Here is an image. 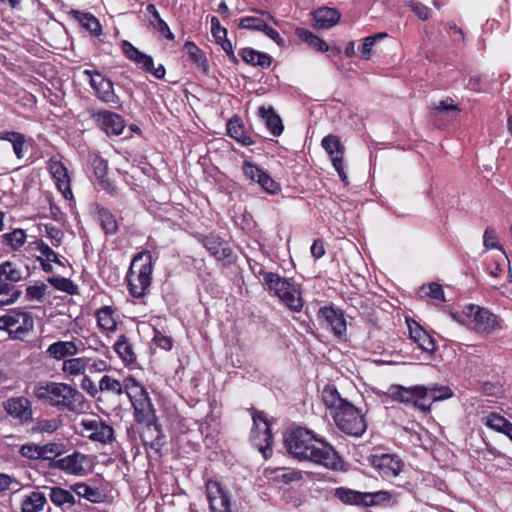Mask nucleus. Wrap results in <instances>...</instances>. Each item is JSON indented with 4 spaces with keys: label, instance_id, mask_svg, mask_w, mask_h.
<instances>
[{
    "label": "nucleus",
    "instance_id": "f257e3e1",
    "mask_svg": "<svg viewBox=\"0 0 512 512\" xmlns=\"http://www.w3.org/2000/svg\"><path fill=\"white\" fill-rule=\"evenodd\" d=\"M285 446L289 454L300 461H310L330 470H340L343 466L334 447L306 428H296L286 435Z\"/></svg>",
    "mask_w": 512,
    "mask_h": 512
},
{
    "label": "nucleus",
    "instance_id": "f03ea898",
    "mask_svg": "<svg viewBox=\"0 0 512 512\" xmlns=\"http://www.w3.org/2000/svg\"><path fill=\"white\" fill-rule=\"evenodd\" d=\"M125 387L126 395L135 410L136 421L146 425V430L142 434L144 442L147 444L149 437L151 438L150 446H158L162 431L156 422L155 410L147 391L132 377L125 378Z\"/></svg>",
    "mask_w": 512,
    "mask_h": 512
},
{
    "label": "nucleus",
    "instance_id": "7ed1b4c3",
    "mask_svg": "<svg viewBox=\"0 0 512 512\" xmlns=\"http://www.w3.org/2000/svg\"><path fill=\"white\" fill-rule=\"evenodd\" d=\"M33 395L38 400L61 410L76 411L82 402V394L66 383L39 382L34 386Z\"/></svg>",
    "mask_w": 512,
    "mask_h": 512
},
{
    "label": "nucleus",
    "instance_id": "20e7f679",
    "mask_svg": "<svg viewBox=\"0 0 512 512\" xmlns=\"http://www.w3.org/2000/svg\"><path fill=\"white\" fill-rule=\"evenodd\" d=\"M152 271V255L149 251L140 252L133 258L127 273L129 291L133 297L145 295L151 284Z\"/></svg>",
    "mask_w": 512,
    "mask_h": 512
},
{
    "label": "nucleus",
    "instance_id": "39448f33",
    "mask_svg": "<svg viewBox=\"0 0 512 512\" xmlns=\"http://www.w3.org/2000/svg\"><path fill=\"white\" fill-rule=\"evenodd\" d=\"M263 281L268 288L274 292L282 303H284L291 311L300 312L303 308V299L299 288L290 283L287 279L272 272L260 271Z\"/></svg>",
    "mask_w": 512,
    "mask_h": 512
},
{
    "label": "nucleus",
    "instance_id": "423d86ee",
    "mask_svg": "<svg viewBox=\"0 0 512 512\" xmlns=\"http://www.w3.org/2000/svg\"><path fill=\"white\" fill-rule=\"evenodd\" d=\"M26 276L21 267L11 261L0 264V307L17 301L22 291L15 283L23 281Z\"/></svg>",
    "mask_w": 512,
    "mask_h": 512
},
{
    "label": "nucleus",
    "instance_id": "0eeeda50",
    "mask_svg": "<svg viewBox=\"0 0 512 512\" xmlns=\"http://www.w3.org/2000/svg\"><path fill=\"white\" fill-rule=\"evenodd\" d=\"M337 427L345 434L359 437L367 429L363 414L352 403L344 405L337 412H332Z\"/></svg>",
    "mask_w": 512,
    "mask_h": 512
},
{
    "label": "nucleus",
    "instance_id": "6e6552de",
    "mask_svg": "<svg viewBox=\"0 0 512 512\" xmlns=\"http://www.w3.org/2000/svg\"><path fill=\"white\" fill-rule=\"evenodd\" d=\"M386 394L392 400L405 404H412L422 412L427 413L430 411V404H426V402L423 401V397L426 395V390L423 385H416L412 387L391 385Z\"/></svg>",
    "mask_w": 512,
    "mask_h": 512
},
{
    "label": "nucleus",
    "instance_id": "1a4fd4ad",
    "mask_svg": "<svg viewBox=\"0 0 512 512\" xmlns=\"http://www.w3.org/2000/svg\"><path fill=\"white\" fill-rule=\"evenodd\" d=\"M254 427L251 431V441L259 449L262 455L267 458L268 452H271L272 434L270 424L261 411H255L252 414Z\"/></svg>",
    "mask_w": 512,
    "mask_h": 512
},
{
    "label": "nucleus",
    "instance_id": "9d476101",
    "mask_svg": "<svg viewBox=\"0 0 512 512\" xmlns=\"http://www.w3.org/2000/svg\"><path fill=\"white\" fill-rule=\"evenodd\" d=\"M463 314L470 320L473 329L478 333L490 334L498 327L496 316L478 305H466Z\"/></svg>",
    "mask_w": 512,
    "mask_h": 512
},
{
    "label": "nucleus",
    "instance_id": "9b49d317",
    "mask_svg": "<svg viewBox=\"0 0 512 512\" xmlns=\"http://www.w3.org/2000/svg\"><path fill=\"white\" fill-rule=\"evenodd\" d=\"M84 74L90 77V85L100 101L112 107H116L120 103V99L114 91V84L110 79L104 78L97 71L85 70Z\"/></svg>",
    "mask_w": 512,
    "mask_h": 512
},
{
    "label": "nucleus",
    "instance_id": "f8f14e48",
    "mask_svg": "<svg viewBox=\"0 0 512 512\" xmlns=\"http://www.w3.org/2000/svg\"><path fill=\"white\" fill-rule=\"evenodd\" d=\"M82 435L102 444L111 443L114 439V430L100 418L83 419L80 422Z\"/></svg>",
    "mask_w": 512,
    "mask_h": 512
},
{
    "label": "nucleus",
    "instance_id": "ddd939ff",
    "mask_svg": "<svg viewBox=\"0 0 512 512\" xmlns=\"http://www.w3.org/2000/svg\"><path fill=\"white\" fill-rule=\"evenodd\" d=\"M321 145L330 156L332 164L336 169L340 179L345 184H348V177L346 172L344 171L343 161L345 148L340 142L339 137L335 135H327L322 139Z\"/></svg>",
    "mask_w": 512,
    "mask_h": 512
},
{
    "label": "nucleus",
    "instance_id": "4468645a",
    "mask_svg": "<svg viewBox=\"0 0 512 512\" xmlns=\"http://www.w3.org/2000/svg\"><path fill=\"white\" fill-rule=\"evenodd\" d=\"M122 50L127 58L135 62L142 69L153 74L158 79L164 78L166 72L164 66L159 65L158 67H154L151 56L142 53L128 41L122 42Z\"/></svg>",
    "mask_w": 512,
    "mask_h": 512
},
{
    "label": "nucleus",
    "instance_id": "2eb2a0df",
    "mask_svg": "<svg viewBox=\"0 0 512 512\" xmlns=\"http://www.w3.org/2000/svg\"><path fill=\"white\" fill-rule=\"evenodd\" d=\"M206 494L211 512H232L230 497L219 482L208 480Z\"/></svg>",
    "mask_w": 512,
    "mask_h": 512
},
{
    "label": "nucleus",
    "instance_id": "dca6fc26",
    "mask_svg": "<svg viewBox=\"0 0 512 512\" xmlns=\"http://www.w3.org/2000/svg\"><path fill=\"white\" fill-rule=\"evenodd\" d=\"M94 117L98 126L108 135H120L125 128L123 118L114 112L100 110Z\"/></svg>",
    "mask_w": 512,
    "mask_h": 512
},
{
    "label": "nucleus",
    "instance_id": "f3484780",
    "mask_svg": "<svg viewBox=\"0 0 512 512\" xmlns=\"http://www.w3.org/2000/svg\"><path fill=\"white\" fill-rule=\"evenodd\" d=\"M86 455L74 452L63 458L53 459L50 463V467L62 470L72 475H83L85 468L83 463L86 461Z\"/></svg>",
    "mask_w": 512,
    "mask_h": 512
},
{
    "label": "nucleus",
    "instance_id": "a211bd4d",
    "mask_svg": "<svg viewBox=\"0 0 512 512\" xmlns=\"http://www.w3.org/2000/svg\"><path fill=\"white\" fill-rule=\"evenodd\" d=\"M318 316L336 336L341 337L345 335L347 328L342 311L332 307H322L318 311Z\"/></svg>",
    "mask_w": 512,
    "mask_h": 512
},
{
    "label": "nucleus",
    "instance_id": "6ab92c4d",
    "mask_svg": "<svg viewBox=\"0 0 512 512\" xmlns=\"http://www.w3.org/2000/svg\"><path fill=\"white\" fill-rule=\"evenodd\" d=\"M6 412L21 422L32 420V405L25 397L10 398L4 403Z\"/></svg>",
    "mask_w": 512,
    "mask_h": 512
},
{
    "label": "nucleus",
    "instance_id": "aec40b11",
    "mask_svg": "<svg viewBox=\"0 0 512 512\" xmlns=\"http://www.w3.org/2000/svg\"><path fill=\"white\" fill-rule=\"evenodd\" d=\"M49 170L56 182L58 190L66 199L71 198L70 178L66 167L60 161L51 159L49 161Z\"/></svg>",
    "mask_w": 512,
    "mask_h": 512
},
{
    "label": "nucleus",
    "instance_id": "412c9836",
    "mask_svg": "<svg viewBox=\"0 0 512 512\" xmlns=\"http://www.w3.org/2000/svg\"><path fill=\"white\" fill-rule=\"evenodd\" d=\"M33 324V319L23 312L8 314L0 317V329L10 332L27 330Z\"/></svg>",
    "mask_w": 512,
    "mask_h": 512
},
{
    "label": "nucleus",
    "instance_id": "4be33fe9",
    "mask_svg": "<svg viewBox=\"0 0 512 512\" xmlns=\"http://www.w3.org/2000/svg\"><path fill=\"white\" fill-rule=\"evenodd\" d=\"M408 329L411 339L418 344L419 348L428 353L432 354L436 350V344L433 338L416 322L410 324L408 322Z\"/></svg>",
    "mask_w": 512,
    "mask_h": 512
},
{
    "label": "nucleus",
    "instance_id": "5701e85b",
    "mask_svg": "<svg viewBox=\"0 0 512 512\" xmlns=\"http://www.w3.org/2000/svg\"><path fill=\"white\" fill-rule=\"evenodd\" d=\"M202 243L210 254L217 260L229 259L232 255V250L227 244L215 235H209L203 238Z\"/></svg>",
    "mask_w": 512,
    "mask_h": 512
},
{
    "label": "nucleus",
    "instance_id": "b1692460",
    "mask_svg": "<svg viewBox=\"0 0 512 512\" xmlns=\"http://www.w3.org/2000/svg\"><path fill=\"white\" fill-rule=\"evenodd\" d=\"M313 17L317 28L329 29L339 22L341 14L335 8L322 7L313 13Z\"/></svg>",
    "mask_w": 512,
    "mask_h": 512
},
{
    "label": "nucleus",
    "instance_id": "393cba45",
    "mask_svg": "<svg viewBox=\"0 0 512 512\" xmlns=\"http://www.w3.org/2000/svg\"><path fill=\"white\" fill-rule=\"evenodd\" d=\"M259 115L264 119L265 125L273 136H280L284 126L281 118L277 115L272 107L261 106L258 110Z\"/></svg>",
    "mask_w": 512,
    "mask_h": 512
},
{
    "label": "nucleus",
    "instance_id": "a878e982",
    "mask_svg": "<svg viewBox=\"0 0 512 512\" xmlns=\"http://www.w3.org/2000/svg\"><path fill=\"white\" fill-rule=\"evenodd\" d=\"M51 357L61 360L67 356H74L78 353V348L73 341H58L52 343L46 351Z\"/></svg>",
    "mask_w": 512,
    "mask_h": 512
},
{
    "label": "nucleus",
    "instance_id": "bb28decb",
    "mask_svg": "<svg viewBox=\"0 0 512 512\" xmlns=\"http://www.w3.org/2000/svg\"><path fill=\"white\" fill-rule=\"evenodd\" d=\"M322 400L325 406L332 412H337L346 404H350L347 400L341 398L337 389L333 385H327L322 391Z\"/></svg>",
    "mask_w": 512,
    "mask_h": 512
},
{
    "label": "nucleus",
    "instance_id": "cd10ccee",
    "mask_svg": "<svg viewBox=\"0 0 512 512\" xmlns=\"http://www.w3.org/2000/svg\"><path fill=\"white\" fill-rule=\"evenodd\" d=\"M335 497L344 504L366 507L365 492L340 487L335 490Z\"/></svg>",
    "mask_w": 512,
    "mask_h": 512
},
{
    "label": "nucleus",
    "instance_id": "c85d7f7f",
    "mask_svg": "<svg viewBox=\"0 0 512 512\" xmlns=\"http://www.w3.org/2000/svg\"><path fill=\"white\" fill-rule=\"evenodd\" d=\"M376 466L382 471L383 475L395 477L401 472L403 464L396 457L385 454L377 460Z\"/></svg>",
    "mask_w": 512,
    "mask_h": 512
},
{
    "label": "nucleus",
    "instance_id": "c756f323",
    "mask_svg": "<svg viewBox=\"0 0 512 512\" xmlns=\"http://www.w3.org/2000/svg\"><path fill=\"white\" fill-rule=\"evenodd\" d=\"M70 14L92 35L99 36L102 33V27L99 20L91 13L72 10Z\"/></svg>",
    "mask_w": 512,
    "mask_h": 512
},
{
    "label": "nucleus",
    "instance_id": "7c9ffc66",
    "mask_svg": "<svg viewBox=\"0 0 512 512\" xmlns=\"http://www.w3.org/2000/svg\"><path fill=\"white\" fill-rule=\"evenodd\" d=\"M228 134L244 146H250L254 144V141L250 136L245 134L244 126L238 117H233L227 123Z\"/></svg>",
    "mask_w": 512,
    "mask_h": 512
},
{
    "label": "nucleus",
    "instance_id": "2f4dec72",
    "mask_svg": "<svg viewBox=\"0 0 512 512\" xmlns=\"http://www.w3.org/2000/svg\"><path fill=\"white\" fill-rule=\"evenodd\" d=\"M47 503L46 495L42 492L33 491L22 501V512H40Z\"/></svg>",
    "mask_w": 512,
    "mask_h": 512
},
{
    "label": "nucleus",
    "instance_id": "473e14b6",
    "mask_svg": "<svg viewBox=\"0 0 512 512\" xmlns=\"http://www.w3.org/2000/svg\"><path fill=\"white\" fill-rule=\"evenodd\" d=\"M241 57L243 61L253 66H259L261 68H267L271 65V57L262 52L245 48L241 51Z\"/></svg>",
    "mask_w": 512,
    "mask_h": 512
},
{
    "label": "nucleus",
    "instance_id": "72a5a7b5",
    "mask_svg": "<svg viewBox=\"0 0 512 512\" xmlns=\"http://www.w3.org/2000/svg\"><path fill=\"white\" fill-rule=\"evenodd\" d=\"M426 395L423 397V401L426 404L432 405L436 401L449 399L453 396V391L448 386L432 385L429 387L424 386Z\"/></svg>",
    "mask_w": 512,
    "mask_h": 512
},
{
    "label": "nucleus",
    "instance_id": "f704fd0d",
    "mask_svg": "<svg viewBox=\"0 0 512 512\" xmlns=\"http://www.w3.org/2000/svg\"><path fill=\"white\" fill-rule=\"evenodd\" d=\"M146 11L152 16L150 20V24L161 34H163L167 39L173 40L174 34L170 31L167 23L160 17L158 10L154 4H148L146 7Z\"/></svg>",
    "mask_w": 512,
    "mask_h": 512
},
{
    "label": "nucleus",
    "instance_id": "c9c22d12",
    "mask_svg": "<svg viewBox=\"0 0 512 512\" xmlns=\"http://www.w3.org/2000/svg\"><path fill=\"white\" fill-rule=\"evenodd\" d=\"M0 139L11 143L13 151L18 159L24 156L25 136L19 132L6 131L0 134Z\"/></svg>",
    "mask_w": 512,
    "mask_h": 512
},
{
    "label": "nucleus",
    "instance_id": "e433bc0d",
    "mask_svg": "<svg viewBox=\"0 0 512 512\" xmlns=\"http://www.w3.org/2000/svg\"><path fill=\"white\" fill-rule=\"evenodd\" d=\"M114 350L127 364H131L136 360L131 344L128 342L127 337L122 334L114 344Z\"/></svg>",
    "mask_w": 512,
    "mask_h": 512
},
{
    "label": "nucleus",
    "instance_id": "4c0bfd02",
    "mask_svg": "<svg viewBox=\"0 0 512 512\" xmlns=\"http://www.w3.org/2000/svg\"><path fill=\"white\" fill-rule=\"evenodd\" d=\"M49 498L56 506H62L64 504L74 505L76 503L73 493L61 487L49 488Z\"/></svg>",
    "mask_w": 512,
    "mask_h": 512
},
{
    "label": "nucleus",
    "instance_id": "58836bf2",
    "mask_svg": "<svg viewBox=\"0 0 512 512\" xmlns=\"http://www.w3.org/2000/svg\"><path fill=\"white\" fill-rule=\"evenodd\" d=\"M184 49L188 54L189 60L195 63L204 73H207L209 65L202 51L193 42H186Z\"/></svg>",
    "mask_w": 512,
    "mask_h": 512
},
{
    "label": "nucleus",
    "instance_id": "ea45409f",
    "mask_svg": "<svg viewBox=\"0 0 512 512\" xmlns=\"http://www.w3.org/2000/svg\"><path fill=\"white\" fill-rule=\"evenodd\" d=\"M296 35L317 51L325 52L328 50V45L321 38L306 29H296Z\"/></svg>",
    "mask_w": 512,
    "mask_h": 512
},
{
    "label": "nucleus",
    "instance_id": "a19ab883",
    "mask_svg": "<svg viewBox=\"0 0 512 512\" xmlns=\"http://www.w3.org/2000/svg\"><path fill=\"white\" fill-rule=\"evenodd\" d=\"M99 390L101 392H111L116 395L126 393L125 379L121 383L119 380L109 375H104L99 381Z\"/></svg>",
    "mask_w": 512,
    "mask_h": 512
},
{
    "label": "nucleus",
    "instance_id": "79ce46f5",
    "mask_svg": "<svg viewBox=\"0 0 512 512\" xmlns=\"http://www.w3.org/2000/svg\"><path fill=\"white\" fill-rule=\"evenodd\" d=\"M88 362L89 359L84 357L66 359L63 362L62 370L69 375L77 376L84 373Z\"/></svg>",
    "mask_w": 512,
    "mask_h": 512
},
{
    "label": "nucleus",
    "instance_id": "37998d69",
    "mask_svg": "<svg viewBox=\"0 0 512 512\" xmlns=\"http://www.w3.org/2000/svg\"><path fill=\"white\" fill-rule=\"evenodd\" d=\"M98 220L105 234H114L118 230V224L114 215L105 208L98 210Z\"/></svg>",
    "mask_w": 512,
    "mask_h": 512
},
{
    "label": "nucleus",
    "instance_id": "c03bdc74",
    "mask_svg": "<svg viewBox=\"0 0 512 512\" xmlns=\"http://www.w3.org/2000/svg\"><path fill=\"white\" fill-rule=\"evenodd\" d=\"M3 243L12 250L20 249L26 241V233L22 229H14L12 232L3 234Z\"/></svg>",
    "mask_w": 512,
    "mask_h": 512
},
{
    "label": "nucleus",
    "instance_id": "a18cd8bd",
    "mask_svg": "<svg viewBox=\"0 0 512 512\" xmlns=\"http://www.w3.org/2000/svg\"><path fill=\"white\" fill-rule=\"evenodd\" d=\"M47 281L57 290L66 292L69 295L78 294V287L70 279L65 277L52 276Z\"/></svg>",
    "mask_w": 512,
    "mask_h": 512
},
{
    "label": "nucleus",
    "instance_id": "49530a36",
    "mask_svg": "<svg viewBox=\"0 0 512 512\" xmlns=\"http://www.w3.org/2000/svg\"><path fill=\"white\" fill-rule=\"evenodd\" d=\"M481 421L490 429L501 433L504 432L509 423L507 419L495 413H489L488 415L482 417Z\"/></svg>",
    "mask_w": 512,
    "mask_h": 512
},
{
    "label": "nucleus",
    "instance_id": "de8ad7c7",
    "mask_svg": "<svg viewBox=\"0 0 512 512\" xmlns=\"http://www.w3.org/2000/svg\"><path fill=\"white\" fill-rule=\"evenodd\" d=\"M97 321L100 328L114 331L116 329V322L112 317V310L108 306L102 307L97 313Z\"/></svg>",
    "mask_w": 512,
    "mask_h": 512
},
{
    "label": "nucleus",
    "instance_id": "09e8293b",
    "mask_svg": "<svg viewBox=\"0 0 512 512\" xmlns=\"http://www.w3.org/2000/svg\"><path fill=\"white\" fill-rule=\"evenodd\" d=\"M35 249L38 250L41 255L36 257L37 261L54 262L57 259V253L43 240L37 239L34 243Z\"/></svg>",
    "mask_w": 512,
    "mask_h": 512
},
{
    "label": "nucleus",
    "instance_id": "8fccbe9b",
    "mask_svg": "<svg viewBox=\"0 0 512 512\" xmlns=\"http://www.w3.org/2000/svg\"><path fill=\"white\" fill-rule=\"evenodd\" d=\"M419 294L421 297H429L438 301H445L443 287L438 283L421 286Z\"/></svg>",
    "mask_w": 512,
    "mask_h": 512
},
{
    "label": "nucleus",
    "instance_id": "3c124183",
    "mask_svg": "<svg viewBox=\"0 0 512 512\" xmlns=\"http://www.w3.org/2000/svg\"><path fill=\"white\" fill-rule=\"evenodd\" d=\"M71 489L78 496L90 501H95V498L99 495V491L96 488H92L84 483H76L71 486Z\"/></svg>",
    "mask_w": 512,
    "mask_h": 512
},
{
    "label": "nucleus",
    "instance_id": "603ef678",
    "mask_svg": "<svg viewBox=\"0 0 512 512\" xmlns=\"http://www.w3.org/2000/svg\"><path fill=\"white\" fill-rule=\"evenodd\" d=\"M59 427V421L56 419H40L37 420L32 427V432L37 433H52Z\"/></svg>",
    "mask_w": 512,
    "mask_h": 512
},
{
    "label": "nucleus",
    "instance_id": "864d4df0",
    "mask_svg": "<svg viewBox=\"0 0 512 512\" xmlns=\"http://www.w3.org/2000/svg\"><path fill=\"white\" fill-rule=\"evenodd\" d=\"M47 288V285L44 283L28 286L26 288V299L29 301L42 302Z\"/></svg>",
    "mask_w": 512,
    "mask_h": 512
},
{
    "label": "nucleus",
    "instance_id": "5fc2aeb1",
    "mask_svg": "<svg viewBox=\"0 0 512 512\" xmlns=\"http://www.w3.org/2000/svg\"><path fill=\"white\" fill-rule=\"evenodd\" d=\"M366 507L379 505L390 500V494L386 491L365 492Z\"/></svg>",
    "mask_w": 512,
    "mask_h": 512
},
{
    "label": "nucleus",
    "instance_id": "6e6d98bb",
    "mask_svg": "<svg viewBox=\"0 0 512 512\" xmlns=\"http://www.w3.org/2000/svg\"><path fill=\"white\" fill-rule=\"evenodd\" d=\"M262 176L257 180L261 188L269 194H275L279 191V184L274 181L266 172L261 174Z\"/></svg>",
    "mask_w": 512,
    "mask_h": 512
},
{
    "label": "nucleus",
    "instance_id": "4d7b16f0",
    "mask_svg": "<svg viewBox=\"0 0 512 512\" xmlns=\"http://www.w3.org/2000/svg\"><path fill=\"white\" fill-rule=\"evenodd\" d=\"M45 235L51 240V244L55 247L60 246L62 239L64 237V233L58 229L57 227L45 224L44 225Z\"/></svg>",
    "mask_w": 512,
    "mask_h": 512
},
{
    "label": "nucleus",
    "instance_id": "13d9d810",
    "mask_svg": "<svg viewBox=\"0 0 512 512\" xmlns=\"http://www.w3.org/2000/svg\"><path fill=\"white\" fill-rule=\"evenodd\" d=\"M239 26L244 29L261 31L266 28V23L257 17H244L240 20Z\"/></svg>",
    "mask_w": 512,
    "mask_h": 512
},
{
    "label": "nucleus",
    "instance_id": "bf43d9fd",
    "mask_svg": "<svg viewBox=\"0 0 512 512\" xmlns=\"http://www.w3.org/2000/svg\"><path fill=\"white\" fill-rule=\"evenodd\" d=\"M64 452V445L61 443H47L41 446V456L43 459H50L49 455L60 456Z\"/></svg>",
    "mask_w": 512,
    "mask_h": 512
},
{
    "label": "nucleus",
    "instance_id": "052dcab7",
    "mask_svg": "<svg viewBox=\"0 0 512 512\" xmlns=\"http://www.w3.org/2000/svg\"><path fill=\"white\" fill-rule=\"evenodd\" d=\"M242 170L245 177L253 182H257V180L262 176L261 174L264 173V171L260 167L247 161L244 162Z\"/></svg>",
    "mask_w": 512,
    "mask_h": 512
},
{
    "label": "nucleus",
    "instance_id": "680f3d73",
    "mask_svg": "<svg viewBox=\"0 0 512 512\" xmlns=\"http://www.w3.org/2000/svg\"><path fill=\"white\" fill-rule=\"evenodd\" d=\"M20 454L29 459H39L41 456V446L35 444H26L20 448Z\"/></svg>",
    "mask_w": 512,
    "mask_h": 512
},
{
    "label": "nucleus",
    "instance_id": "e2e57ef3",
    "mask_svg": "<svg viewBox=\"0 0 512 512\" xmlns=\"http://www.w3.org/2000/svg\"><path fill=\"white\" fill-rule=\"evenodd\" d=\"M91 165H92L94 174L97 177V179L103 178L107 175L108 165L104 159H102L100 157H95L92 160Z\"/></svg>",
    "mask_w": 512,
    "mask_h": 512
},
{
    "label": "nucleus",
    "instance_id": "0e129e2a",
    "mask_svg": "<svg viewBox=\"0 0 512 512\" xmlns=\"http://www.w3.org/2000/svg\"><path fill=\"white\" fill-rule=\"evenodd\" d=\"M432 109L437 111V112H439V113H448V112H455V113H457V112L460 111L458 106L453 103L452 99H447V100L440 101L439 103L434 104Z\"/></svg>",
    "mask_w": 512,
    "mask_h": 512
},
{
    "label": "nucleus",
    "instance_id": "69168bd1",
    "mask_svg": "<svg viewBox=\"0 0 512 512\" xmlns=\"http://www.w3.org/2000/svg\"><path fill=\"white\" fill-rule=\"evenodd\" d=\"M81 388L93 398H95L100 391L99 387H97L91 378L86 375L82 378Z\"/></svg>",
    "mask_w": 512,
    "mask_h": 512
},
{
    "label": "nucleus",
    "instance_id": "338daca9",
    "mask_svg": "<svg viewBox=\"0 0 512 512\" xmlns=\"http://www.w3.org/2000/svg\"><path fill=\"white\" fill-rule=\"evenodd\" d=\"M153 341L156 345L161 347L164 350H170L172 347V339L168 336L161 334L159 331H156Z\"/></svg>",
    "mask_w": 512,
    "mask_h": 512
},
{
    "label": "nucleus",
    "instance_id": "774afa93",
    "mask_svg": "<svg viewBox=\"0 0 512 512\" xmlns=\"http://www.w3.org/2000/svg\"><path fill=\"white\" fill-rule=\"evenodd\" d=\"M483 242L486 248H496V233L495 231L488 227L486 228L484 235H483Z\"/></svg>",
    "mask_w": 512,
    "mask_h": 512
}]
</instances>
